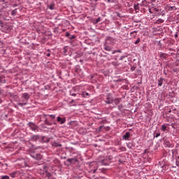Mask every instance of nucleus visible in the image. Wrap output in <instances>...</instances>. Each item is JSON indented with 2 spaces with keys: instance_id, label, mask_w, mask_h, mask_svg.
I'll return each instance as SVG.
<instances>
[{
  "instance_id": "obj_29",
  "label": "nucleus",
  "mask_w": 179,
  "mask_h": 179,
  "mask_svg": "<svg viewBox=\"0 0 179 179\" xmlns=\"http://www.w3.org/2000/svg\"><path fill=\"white\" fill-rule=\"evenodd\" d=\"M37 156V159H38V160H39L40 159H41V155H36Z\"/></svg>"
},
{
  "instance_id": "obj_13",
  "label": "nucleus",
  "mask_w": 179,
  "mask_h": 179,
  "mask_svg": "<svg viewBox=\"0 0 179 179\" xmlns=\"http://www.w3.org/2000/svg\"><path fill=\"white\" fill-rule=\"evenodd\" d=\"M130 134L129 132H126L125 134L123 136V139L125 141L129 139Z\"/></svg>"
},
{
  "instance_id": "obj_18",
  "label": "nucleus",
  "mask_w": 179,
  "mask_h": 179,
  "mask_svg": "<svg viewBox=\"0 0 179 179\" xmlns=\"http://www.w3.org/2000/svg\"><path fill=\"white\" fill-rule=\"evenodd\" d=\"M82 96L83 97H87V96H90V94H89V93L84 92H83Z\"/></svg>"
},
{
  "instance_id": "obj_39",
  "label": "nucleus",
  "mask_w": 179,
  "mask_h": 179,
  "mask_svg": "<svg viewBox=\"0 0 179 179\" xmlns=\"http://www.w3.org/2000/svg\"><path fill=\"white\" fill-rule=\"evenodd\" d=\"M134 33H136V31L131 32V34H134Z\"/></svg>"
},
{
  "instance_id": "obj_46",
  "label": "nucleus",
  "mask_w": 179,
  "mask_h": 179,
  "mask_svg": "<svg viewBox=\"0 0 179 179\" xmlns=\"http://www.w3.org/2000/svg\"><path fill=\"white\" fill-rule=\"evenodd\" d=\"M78 1H81V0H78Z\"/></svg>"
},
{
  "instance_id": "obj_35",
  "label": "nucleus",
  "mask_w": 179,
  "mask_h": 179,
  "mask_svg": "<svg viewBox=\"0 0 179 179\" xmlns=\"http://www.w3.org/2000/svg\"><path fill=\"white\" fill-rule=\"evenodd\" d=\"M49 8H50L51 10H52V9H54V7L50 6V7H49Z\"/></svg>"
},
{
  "instance_id": "obj_21",
  "label": "nucleus",
  "mask_w": 179,
  "mask_h": 179,
  "mask_svg": "<svg viewBox=\"0 0 179 179\" xmlns=\"http://www.w3.org/2000/svg\"><path fill=\"white\" fill-rule=\"evenodd\" d=\"M26 104H27V103H19L18 106H21V107H23V106H26Z\"/></svg>"
},
{
  "instance_id": "obj_26",
  "label": "nucleus",
  "mask_w": 179,
  "mask_h": 179,
  "mask_svg": "<svg viewBox=\"0 0 179 179\" xmlns=\"http://www.w3.org/2000/svg\"><path fill=\"white\" fill-rule=\"evenodd\" d=\"M49 117H51V118H53V120H55V115H50Z\"/></svg>"
},
{
  "instance_id": "obj_38",
  "label": "nucleus",
  "mask_w": 179,
  "mask_h": 179,
  "mask_svg": "<svg viewBox=\"0 0 179 179\" xmlns=\"http://www.w3.org/2000/svg\"><path fill=\"white\" fill-rule=\"evenodd\" d=\"M66 37H68V36H69V33L67 32V33L66 34Z\"/></svg>"
},
{
  "instance_id": "obj_20",
  "label": "nucleus",
  "mask_w": 179,
  "mask_h": 179,
  "mask_svg": "<svg viewBox=\"0 0 179 179\" xmlns=\"http://www.w3.org/2000/svg\"><path fill=\"white\" fill-rule=\"evenodd\" d=\"M127 148H129V149H131L132 144L131 143H129L127 144Z\"/></svg>"
},
{
  "instance_id": "obj_4",
  "label": "nucleus",
  "mask_w": 179,
  "mask_h": 179,
  "mask_svg": "<svg viewBox=\"0 0 179 179\" xmlns=\"http://www.w3.org/2000/svg\"><path fill=\"white\" fill-rule=\"evenodd\" d=\"M169 124H163L161 126V131L162 132H166V131H169L170 129V127H169Z\"/></svg>"
},
{
  "instance_id": "obj_5",
  "label": "nucleus",
  "mask_w": 179,
  "mask_h": 179,
  "mask_svg": "<svg viewBox=\"0 0 179 179\" xmlns=\"http://www.w3.org/2000/svg\"><path fill=\"white\" fill-rule=\"evenodd\" d=\"M57 122H59L60 124H63L66 122V118L61 117L59 116L57 117Z\"/></svg>"
},
{
  "instance_id": "obj_45",
  "label": "nucleus",
  "mask_w": 179,
  "mask_h": 179,
  "mask_svg": "<svg viewBox=\"0 0 179 179\" xmlns=\"http://www.w3.org/2000/svg\"><path fill=\"white\" fill-rule=\"evenodd\" d=\"M107 164H105V165H107Z\"/></svg>"
},
{
  "instance_id": "obj_28",
  "label": "nucleus",
  "mask_w": 179,
  "mask_h": 179,
  "mask_svg": "<svg viewBox=\"0 0 179 179\" xmlns=\"http://www.w3.org/2000/svg\"><path fill=\"white\" fill-rule=\"evenodd\" d=\"M159 136H160V133L156 134L155 138H159Z\"/></svg>"
},
{
  "instance_id": "obj_3",
  "label": "nucleus",
  "mask_w": 179,
  "mask_h": 179,
  "mask_svg": "<svg viewBox=\"0 0 179 179\" xmlns=\"http://www.w3.org/2000/svg\"><path fill=\"white\" fill-rule=\"evenodd\" d=\"M106 104H113V96L107 95L105 99Z\"/></svg>"
},
{
  "instance_id": "obj_31",
  "label": "nucleus",
  "mask_w": 179,
  "mask_h": 179,
  "mask_svg": "<svg viewBox=\"0 0 179 179\" xmlns=\"http://www.w3.org/2000/svg\"><path fill=\"white\" fill-rule=\"evenodd\" d=\"M120 59V61H122L124 59V56H121Z\"/></svg>"
},
{
  "instance_id": "obj_15",
  "label": "nucleus",
  "mask_w": 179,
  "mask_h": 179,
  "mask_svg": "<svg viewBox=\"0 0 179 179\" xmlns=\"http://www.w3.org/2000/svg\"><path fill=\"white\" fill-rule=\"evenodd\" d=\"M52 146H54L55 148H58L59 146L61 147L62 146V144L59 143H57V142H54L52 143Z\"/></svg>"
},
{
  "instance_id": "obj_25",
  "label": "nucleus",
  "mask_w": 179,
  "mask_h": 179,
  "mask_svg": "<svg viewBox=\"0 0 179 179\" xmlns=\"http://www.w3.org/2000/svg\"><path fill=\"white\" fill-rule=\"evenodd\" d=\"M118 110H120V111H121V110H122V105L118 106Z\"/></svg>"
},
{
  "instance_id": "obj_40",
  "label": "nucleus",
  "mask_w": 179,
  "mask_h": 179,
  "mask_svg": "<svg viewBox=\"0 0 179 179\" xmlns=\"http://www.w3.org/2000/svg\"><path fill=\"white\" fill-rule=\"evenodd\" d=\"M175 37H178V35L177 34H176Z\"/></svg>"
},
{
  "instance_id": "obj_7",
  "label": "nucleus",
  "mask_w": 179,
  "mask_h": 179,
  "mask_svg": "<svg viewBox=\"0 0 179 179\" xmlns=\"http://www.w3.org/2000/svg\"><path fill=\"white\" fill-rule=\"evenodd\" d=\"M40 139V136L38 135H34L31 137V140L33 141V142H37Z\"/></svg>"
},
{
  "instance_id": "obj_37",
  "label": "nucleus",
  "mask_w": 179,
  "mask_h": 179,
  "mask_svg": "<svg viewBox=\"0 0 179 179\" xmlns=\"http://www.w3.org/2000/svg\"><path fill=\"white\" fill-rule=\"evenodd\" d=\"M71 94V96H76V94H75V93H73V94Z\"/></svg>"
},
{
  "instance_id": "obj_27",
  "label": "nucleus",
  "mask_w": 179,
  "mask_h": 179,
  "mask_svg": "<svg viewBox=\"0 0 179 179\" xmlns=\"http://www.w3.org/2000/svg\"><path fill=\"white\" fill-rule=\"evenodd\" d=\"M115 52H121V50H115L112 52V54H115Z\"/></svg>"
},
{
  "instance_id": "obj_44",
  "label": "nucleus",
  "mask_w": 179,
  "mask_h": 179,
  "mask_svg": "<svg viewBox=\"0 0 179 179\" xmlns=\"http://www.w3.org/2000/svg\"><path fill=\"white\" fill-rule=\"evenodd\" d=\"M108 2H110V0H108Z\"/></svg>"
},
{
  "instance_id": "obj_17",
  "label": "nucleus",
  "mask_w": 179,
  "mask_h": 179,
  "mask_svg": "<svg viewBox=\"0 0 179 179\" xmlns=\"http://www.w3.org/2000/svg\"><path fill=\"white\" fill-rule=\"evenodd\" d=\"M17 9H15V10H13V11H12V13H11V15H13V16H16V13H17Z\"/></svg>"
},
{
  "instance_id": "obj_9",
  "label": "nucleus",
  "mask_w": 179,
  "mask_h": 179,
  "mask_svg": "<svg viewBox=\"0 0 179 179\" xmlns=\"http://www.w3.org/2000/svg\"><path fill=\"white\" fill-rule=\"evenodd\" d=\"M113 103H114L116 106H117V104H120V103H121V99L116 98L115 99H113Z\"/></svg>"
},
{
  "instance_id": "obj_1",
  "label": "nucleus",
  "mask_w": 179,
  "mask_h": 179,
  "mask_svg": "<svg viewBox=\"0 0 179 179\" xmlns=\"http://www.w3.org/2000/svg\"><path fill=\"white\" fill-rule=\"evenodd\" d=\"M28 125L29 128L31 129V131H34V132H38V127H37L36 124L33 122H29Z\"/></svg>"
},
{
  "instance_id": "obj_11",
  "label": "nucleus",
  "mask_w": 179,
  "mask_h": 179,
  "mask_svg": "<svg viewBox=\"0 0 179 179\" xmlns=\"http://www.w3.org/2000/svg\"><path fill=\"white\" fill-rule=\"evenodd\" d=\"M164 80V78H160L159 80H158V86L160 87L162 86H163V82Z\"/></svg>"
},
{
  "instance_id": "obj_23",
  "label": "nucleus",
  "mask_w": 179,
  "mask_h": 179,
  "mask_svg": "<svg viewBox=\"0 0 179 179\" xmlns=\"http://www.w3.org/2000/svg\"><path fill=\"white\" fill-rule=\"evenodd\" d=\"M99 22H100V17L96 18L95 23H99Z\"/></svg>"
},
{
  "instance_id": "obj_14",
  "label": "nucleus",
  "mask_w": 179,
  "mask_h": 179,
  "mask_svg": "<svg viewBox=\"0 0 179 179\" xmlns=\"http://www.w3.org/2000/svg\"><path fill=\"white\" fill-rule=\"evenodd\" d=\"M164 145L166 148H171V143L167 140L164 141Z\"/></svg>"
},
{
  "instance_id": "obj_36",
  "label": "nucleus",
  "mask_w": 179,
  "mask_h": 179,
  "mask_svg": "<svg viewBox=\"0 0 179 179\" xmlns=\"http://www.w3.org/2000/svg\"><path fill=\"white\" fill-rule=\"evenodd\" d=\"M50 55H51V54H50V53L46 54V57H50Z\"/></svg>"
},
{
  "instance_id": "obj_12",
  "label": "nucleus",
  "mask_w": 179,
  "mask_h": 179,
  "mask_svg": "<svg viewBox=\"0 0 179 179\" xmlns=\"http://www.w3.org/2000/svg\"><path fill=\"white\" fill-rule=\"evenodd\" d=\"M66 162H68V163H70L71 164H72V163H73V162H78V159H76V158H69V159H67Z\"/></svg>"
},
{
  "instance_id": "obj_24",
  "label": "nucleus",
  "mask_w": 179,
  "mask_h": 179,
  "mask_svg": "<svg viewBox=\"0 0 179 179\" xmlns=\"http://www.w3.org/2000/svg\"><path fill=\"white\" fill-rule=\"evenodd\" d=\"M10 177H12V178H15V173H10Z\"/></svg>"
},
{
  "instance_id": "obj_22",
  "label": "nucleus",
  "mask_w": 179,
  "mask_h": 179,
  "mask_svg": "<svg viewBox=\"0 0 179 179\" xmlns=\"http://www.w3.org/2000/svg\"><path fill=\"white\" fill-rule=\"evenodd\" d=\"M112 65H113V66H118V64L115 62H113Z\"/></svg>"
},
{
  "instance_id": "obj_33",
  "label": "nucleus",
  "mask_w": 179,
  "mask_h": 179,
  "mask_svg": "<svg viewBox=\"0 0 179 179\" xmlns=\"http://www.w3.org/2000/svg\"><path fill=\"white\" fill-rule=\"evenodd\" d=\"M171 113V110H169L168 112H166V114H170Z\"/></svg>"
},
{
  "instance_id": "obj_43",
  "label": "nucleus",
  "mask_w": 179,
  "mask_h": 179,
  "mask_svg": "<svg viewBox=\"0 0 179 179\" xmlns=\"http://www.w3.org/2000/svg\"><path fill=\"white\" fill-rule=\"evenodd\" d=\"M48 176H51V173H48Z\"/></svg>"
},
{
  "instance_id": "obj_41",
  "label": "nucleus",
  "mask_w": 179,
  "mask_h": 179,
  "mask_svg": "<svg viewBox=\"0 0 179 179\" xmlns=\"http://www.w3.org/2000/svg\"><path fill=\"white\" fill-rule=\"evenodd\" d=\"M54 125H57V123H56V122H54Z\"/></svg>"
},
{
  "instance_id": "obj_2",
  "label": "nucleus",
  "mask_w": 179,
  "mask_h": 179,
  "mask_svg": "<svg viewBox=\"0 0 179 179\" xmlns=\"http://www.w3.org/2000/svg\"><path fill=\"white\" fill-rule=\"evenodd\" d=\"M115 41H116L115 38L108 36L106 37V44H108L110 45L111 44H115Z\"/></svg>"
},
{
  "instance_id": "obj_6",
  "label": "nucleus",
  "mask_w": 179,
  "mask_h": 179,
  "mask_svg": "<svg viewBox=\"0 0 179 179\" xmlns=\"http://www.w3.org/2000/svg\"><path fill=\"white\" fill-rule=\"evenodd\" d=\"M166 10H169V12L171 11V10H176L177 8H176V6H170V4H168L166 7Z\"/></svg>"
},
{
  "instance_id": "obj_42",
  "label": "nucleus",
  "mask_w": 179,
  "mask_h": 179,
  "mask_svg": "<svg viewBox=\"0 0 179 179\" xmlns=\"http://www.w3.org/2000/svg\"><path fill=\"white\" fill-rule=\"evenodd\" d=\"M1 17H2V15L0 14V19H1Z\"/></svg>"
},
{
  "instance_id": "obj_16",
  "label": "nucleus",
  "mask_w": 179,
  "mask_h": 179,
  "mask_svg": "<svg viewBox=\"0 0 179 179\" xmlns=\"http://www.w3.org/2000/svg\"><path fill=\"white\" fill-rule=\"evenodd\" d=\"M134 8L135 11L138 12V10H139V9H140L139 4H135Z\"/></svg>"
},
{
  "instance_id": "obj_19",
  "label": "nucleus",
  "mask_w": 179,
  "mask_h": 179,
  "mask_svg": "<svg viewBox=\"0 0 179 179\" xmlns=\"http://www.w3.org/2000/svg\"><path fill=\"white\" fill-rule=\"evenodd\" d=\"M141 43V38H138L137 40L134 42V44L138 45Z\"/></svg>"
},
{
  "instance_id": "obj_10",
  "label": "nucleus",
  "mask_w": 179,
  "mask_h": 179,
  "mask_svg": "<svg viewBox=\"0 0 179 179\" xmlns=\"http://www.w3.org/2000/svg\"><path fill=\"white\" fill-rule=\"evenodd\" d=\"M109 45L107 43L104 44V50L105 51H110L112 50L113 48H111V46H108Z\"/></svg>"
},
{
  "instance_id": "obj_32",
  "label": "nucleus",
  "mask_w": 179,
  "mask_h": 179,
  "mask_svg": "<svg viewBox=\"0 0 179 179\" xmlns=\"http://www.w3.org/2000/svg\"><path fill=\"white\" fill-rule=\"evenodd\" d=\"M0 83H2V76H0Z\"/></svg>"
},
{
  "instance_id": "obj_30",
  "label": "nucleus",
  "mask_w": 179,
  "mask_h": 179,
  "mask_svg": "<svg viewBox=\"0 0 179 179\" xmlns=\"http://www.w3.org/2000/svg\"><path fill=\"white\" fill-rule=\"evenodd\" d=\"M131 71H135V67H134V66L131 67Z\"/></svg>"
},
{
  "instance_id": "obj_8",
  "label": "nucleus",
  "mask_w": 179,
  "mask_h": 179,
  "mask_svg": "<svg viewBox=\"0 0 179 179\" xmlns=\"http://www.w3.org/2000/svg\"><path fill=\"white\" fill-rule=\"evenodd\" d=\"M22 97L27 101H29V99H30V94H29V93H27V92L23 93Z\"/></svg>"
},
{
  "instance_id": "obj_34",
  "label": "nucleus",
  "mask_w": 179,
  "mask_h": 179,
  "mask_svg": "<svg viewBox=\"0 0 179 179\" xmlns=\"http://www.w3.org/2000/svg\"><path fill=\"white\" fill-rule=\"evenodd\" d=\"M113 15H117V16H120V13H114Z\"/></svg>"
}]
</instances>
